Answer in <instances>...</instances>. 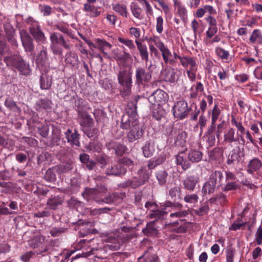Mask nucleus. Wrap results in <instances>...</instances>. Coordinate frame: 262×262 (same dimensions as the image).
Here are the masks:
<instances>
[{
  "label": "nucleus",
  "instance_id": "a19ab883",
  "mask_svg": "<svg viewBox=\"0 0 262 262\" xmlns=\"http://www.w3.org/2000/svg\"><path fill=\"white\" fill-rule=\"evenodd\" d=\"M142 151L144 156L146 158H149L152 156L155 152V148L153 144L147 142L142 147Z\"/></svg>",
  "mask_w": 262,
  "mask_h": 262
},
{
  "label": "nucleus",
  "instance_id": "6ab92c4d",
  "mask_svg": "<svg viewBox=\"0 0 262 262\" xmlns=\"http://www.w3.org/2000/svg\"><path fill=\"white\" fill-rule=\"evenodd\" d=\"M161 76L163 77L165 81L173 83L176 81L179 76L174 69L171 70L164 69L161 71Z\"/></svg>",
  "mask_w": 262,
  "mask_h": 262
},
{
  "label": "nucleus",
  "instance_id": "4be33fe9",
  "mask_svg": "<svg viewBox=\"0 0 262 262\" xmlns=\"http://www.w3.org/2000/svg\"><path fill=\"white\" fill-rule=\"evenodd\" d=\"M65 135L68 142L71 145L80 146L79 137L77 130H75L74 133H72L71 130L68 129L65 133Z\"/></svg>",
  "mask_w": 262,
  "mask_h": 262
},
{
  "label": "nucleus",
  "instance_id": "f03ea898",
  "mask_svg": "<svg viewBox=\"0 0 262 262\" xmlns=\"http://www.w3.org/2000/svg\"><path fill=\"white\" fill-rule=\"evenodd\" d=\"M117 78L118 83L120 85V94L123 97H126L132 94V74L128 71L123 70L119 71Z\"/></svg>",
  "mask_w": 262,
  "mask_h": 262
},
{
  "label": "nucleus",
  "instance_id": "a878e982",
  "mask_svg": "<svg viewBox=\"0 0 262 262\" xmlns=\"http://www.w3.org/2000/svg\"><path fill=\"white\" fill-rule=\"evenodd\" d=\"M39 82L40 86L42 90H49L52 84V77L46 73L42 74Z\"/></svg>",
  "mask_w": 262,
  "mask_h": 262
},
{
  "label": "nucleus",
  "instance_id": "9d476101",
  "mask_svg": "<svg viewBox=\"0 0 262 262\" xmlns=\"http://www.w3.org/2000/svg\"><path fill=\"white\" fill-rule=\"evenodd\" d=\"M149 172L146 167L142 166L138 171V178H134L127 182V184L133 188H137L146 183L149 178Z\"/></svg>",
  "mask_w": 262,
  "mask_h": 262
},
{
  "label": "nucleus",
  "instance_id": "e2e57ef3",
  "mask_svg": "<svg viewBox=\"0 0 262 262\" xmlns=\"http://www.w3.org/2000/svg\"><path fill=\"white\" fill-rule=\"evenodd\" d=\"M197 68L192 69H188L186 71L189 79L191 81H194L196 79V72Z\"/></svg>",
  "mask_w": 262,
  "mask_h": 262
},
{
  "label": "nucleus",
  "instance_id": "5fc2aeb1",
  "mask_svg": "<svg viewBox=\"0 0 262 262\" xmlns=\"http://www.w3.org/2000/svg\"><path fill=\"white\" fill-rule=\"evenodd\" d=\"M184 201L188 203H195L198 202L199 197L196 194H187L184 198Z\"/></svg>",
  "mask_w": 262,
  "mask_h": 262
},
{
  "label": "nucleus",
  "instance_id": "f704fd0d",
  "mask_svg": "<svg viewBox=\"0 0 262 262\" xmlns=\"http://www.w3.org/2000/svg\"><path fill=\"white\" fill-rule=\"evenodd\" d=\"M167 214L168 212L163 209L162 210L156 209L151 211L148 215L150 219H154L157 220L164 219L167 216Z\"/></svg>",
  "mask_w": 262,
  "mask_h": 262
},
{
  "label": "nucleus",
  "instance_id": "2eb2a0df",
  "mask_svg": "<svg viewBox=\"0 0 262 262\" xmlns=\"http://www.w3.org/2000/svg\"><path fill=\"white\" fill-rule=\"evenodd\" d=\"M19 34L23 46L26 52H31L34 50V46L33 39L26 30L21 29Z\"/></svg>",
  "mask_w": 262,
  "mask_h": 262
},
{
  "label": "nucleus",
  "instance_id": "774afa93",
  "mask_svg": "<svg viewBox=\"0 0 262 262\" xmlns=\"http://www.w3.org/2000/svg\"><path fill=\"white\" fill-rule=\"evenodd\" d=\"M256 241L258 245H262V228L259 227L256 234Z\"/></svg>",
  "mask_w": 262,
  "mask_h": 262
},
{
  "label": "nucleus",
  "instance_id": "338daca9",
  "mask_svg": "<svg viewBox=\"0 0 262 262\" xmlns=\"http://www.w3.org/2000/svg\"><path fill=\"white\" fill-rule=\"evenodd\" d=\"M217 27H209L206 32V35L208 38H211L217 32Z\"/></svg>",
  "mask_w": 262,
  "mask_h": 262
},
{
  "label": "nucleus",
  "instance_id": "39448f33",
  "mask_svg": "<svg viewBox=\"0 0 262 262\" xmlns=\"http://www.w3.org/2000/svg\"><path fill=\"white\" fill-rule=\"evenodd\" d=\"M78 115L80 118V124L83 132L89 138L94 137L97 133V129L93 127L92 118L86 112H79Z\"/></svg>",
  "mask_w": 262,
  "mask_h": 262
},
{
  "label": "nucleus",
  "instance_id": "ddd939ff",
  "mask_svg": "<svg viewBox=\"0 0 262 262\" xmlns=\"http://www.w3.org/2000/svg\"><path fill=\"white\" fill-rule=\"evenodd\" d=\"M168 99L167 93L162 90L158 89L149 97L148 100L152 105L159 106L165 104Z\"/></svg>",
  "mask_w": 262,
  "mask_h": 262
},
{
  "label": "nucleus",
  "instance_id": "de8ad7c7",
  "mask_svg": "<svg viewBox=\"0 0 262 262\" xmlns=\"http://www.w3.org/2000/svg\"><path fill=\"white\" fill-rule=\"evenodd\" d=\"M207 121V117L204 115V113H202V114L199 118L198 124L196 125V127L199 126L200 128V135L203 133V129L206 126Z\"/></svg>",
  "mask_w": 262,
  "mask_h": 262
},
{
  "label": "nucleus",
  "instance_id": "6e6d98bb",
  "mask_svg": "<svg viewBox=\"0 0 262 262\" xmlns=\"http://www.w3.org/2000/svg\"><path fill=\"white\" fill-rule=\"evenodd\" d=\"M163 18L161 16H159L156 18V31L161 34L163 31Z\"/></svg>",
  "mask_w": 262,
  "mask_h": 262
},
{
  "label": "nucleus",
  "instance_id": "603ef678",
  "mask_svg": "<svg viewBox=\"0 0 262 262\" xmlns=\"http://www.w3.org/2000/svg\"><path fill=\"white\" fill-rule=\"evenodd\" d=\"M130 35L135 38V40L140 41L139 38L141 36V31L138 28L131 27L129 29Z\"/></svg>",
  "mask_w": 262,
  "mask_h": 262
},
{
  "label": "nucleus",
  "instance_id": "6e6552de",
  "mask_svg": "<svg viewBox=\"0 0 262 262\" xmlns=\"http://www.w3.org/2000/svg\"><path fill=\"white\" fill-rule=\"evenodd\" d=\"M150 40L156 45L161 53L164 62L165 64H173L174 60L171 59L172 54L169 49L161 41L160 38L156 36L150 37Z\"/></svg>",
  "mask_w": 262,
  "mask_h": 262
},
{
  "label": "nucleus",
  "instance_id": "72a5a7b5",
  "mask_svg": "<svg viewBox=\"0 0 262 262\" xmlns=\"http://www.w3.org/2000/svg\"><path fill=\"white\" fill-rule=\"evenodd\" d=\"M83 10L84 12L89 13V15L92 17H97L100 14V12L98 11L97 8L92 4H84Z\"/></svg>",
  "mask_w": 262,
  "mask_h": 262
},
{
  "label": "nucleus",
  "instance_id": "e433bc0d",
  "mask_svg": "<svg viewBox=\"0 0 262 262\" xmlns=\"http://www.w3.org/2000/svg\"><path fill=\"white\" fill-rule=\"evenodd\" d=\"M250 42L251 43H261L262 42V35L259 30H254L249 38Z\"/></svg>",
  "mask_w": 262,
  "mask_h": 262
},
{
  "label": "nucleus",
  "instance_id": "37998d69",
  "mask_svg": "<svg viewBox=\"0 0 262 262\" xmlns=\"http://www.w3.org/2000/svg\"><path fill=\"white\" fill-rule=\"evenodd\" d=\"M52 102L48 99L40 100L37 104V110L41 111L42 109L48 110L51 107Z\"/></svg>",
  "mask_w": 262,
  "mask_h": 262
},
{
  "label": "nucleus",
  "instance_id": "7ed1b4c3",
  "mask_svg": "<svg viewBox=\"0 0 262 262\" xmlns=\"http://www.w3.org/2000/svg\"><path fill=\"white\" fill-rule=\"evenodd\" d=\"M4 62L8 66H12L17 69L20 74L28 75L31 73L29 64L26 62L21 56L14 55L6 57Z\"/></svg>",
  "mask_w": 262,
  "mask_h": 262
},
{
  "label": "nucleus",
  "instance_id": "aec40b11",
  "mask_svg": "<svg viewBox=\"0 0 262 262\" xmlns=\"http://www.w3.org/2000/svg\"><path fill=\"white\" fill-rule=\"evenodd\" d=\"M95 41H97V49L100 51L105 57L110 58V56L106 51L111 49L112 45L104 39L97 38Z\"/></svg>",
  "mask_w": 262,
  "mask_h": 262
},
{
  "label": "nucleus",
  "instance_id": "9b49d317",
  "mask_svg": "<svg viewBox=\"0 0 262 262\" xmlns=\"http://www.w3.org/2000/svg\"><path fill=\"white\" fill-rule=\"evenodd\" d=\"M190 109L185 100H179L175 102L172 107L173 116L179 119L182 120L188 116Z\"/></svg>",
  "mask_w": 262,
  "mask_h": 262
},
{
  "label": "nucleus",
  "instance_id": "13d9d810",
  "mask_svg": "<svg viewBox=\"0 0 262 262\" xmlns=\"http://www.w3.org/2000/svg\"><path fill=\"white\" fill-rule=\"evenodd\" d=\"M176 9L180 16L184 17L187 14V10L185 7L180 3L176 4Z\"/></svg>",
  "mask_w": 262,
  "mask_h": 262
},
{
  "label": "nucleus",
  "instance_id": "b1692460",
  "mask_svg": "<svg viewBox=\"0 0 262 262\" xmlns=\"http://www.w3.org/2000/svg\"><path fill=\"white\" fill-rule=\"evenodd\" d=\"M112 9L116 13L123 17L127 18L129 15L127 6L124 4L116 3L113 5Z\"/></svg>",
  "mask_w": 262,
  "mask_h": 262
},
{
  "label": "nucleus",
  "instance_id": "f3484780",
  "mask_svg": "<svg viewBox=\"0 0 262 262\" xmlns=\"http://www.w3.org/2000/svg\"><path fill=\"white\" fill-rule=\"evenodd\" d=\"M126 169L120 163L108 166L105 170L107 175L121 176L126 173Z\"/></svg>",
  "mask_w": 262,
  "mask_h": 262
},
{
  "label": "nucleus",
  "instance_id": "49530a36",
  "mask_svg": "<svg viewBox=\"0 0 262 262\" xmlns=\"http://www.w3.org/2000/svg\"><path fill=\"white\" fill-rule=\"evenodd\" d=\"M231 122L232 125L236 127L238 132L242 134L244 133L245 128L243 125L241 121H238L234 115H232L231 116Z\"/></svg>",
  "mask_w": 262,
  "mask_h": 262
},
{
  "label": "nucleus",
  "instance_id": "c85d7f7f",
  "mask_svg": "<svg viewBox=\"0 0 262 262\" xmlns=\"http://www.w3.org/2000/svg\"><path fill=\"white\" fill-rule=\"evenodd\" d=\"M203 158V153L196 149L190 150L188 154V159L192 163H198L201 161Z\"/></svg>",
  "mask_w": 262,
  "mask_h": 262
},
{
  "label": "nucleus",
  "instance_id": "dca6fc26",
  "mask_svg": "<svg viewBox=\"0 0 262 262\" xmlns=\"http://www.w3.org/2000/svg\"><path fill=\"white\" fill-rule=\"evenodd\" d=\"M135 42L139 52L141 60L145 61L147 66L149 61V53L146 45L142 43L141 41L135 40Z\"/></svg>",
  "mask_w": 262,
  "mask_h": 262
},
{
  "label": "nucleus",
  "instance_id": "20e7f679",
  "mask_svg": "<svg viewBox=\"0 0 262 262\" xmlns=\"http://www.w3.org/2000/svg\"><path fill=\"white\" fill-rule=\"evenodd\" d=\"M50 39L51 41L50 47L55 55H61L62 54L63 50L60 46H63L67 49L71 48V45L69 41L65 40L63 37L58 33H51Z\"/></svg>",
  "mask_w": 262,
  "mask_h": 262
},
{
  "label": "nucleus",
  "instance_id": "7c9ffc66",
  "mask_svg": "<svg viewBox=\"0 0 262 262\" xmlns=\"http://www.w3.org/2000/svg\"><path fill=\"white\" fill-rule=\"evenodd\" d=\"M221 110L217 104H215L212 109L208 112V115L211 116V122L216 123L221 116Z\"/></svg>",
  "mask_w": 262,
  "mask_h": 262
},
{
  "label": "nucleus",
  "instance_id": "bb28decb",
  "mask_svg": "<svg viewBox=\"0 0 262 262\" xmlns=\"http://www.w3.org/2000/svg\"><path fill=\"white\" fill-rule=\"evenodd\" d=\"M130 10L133 15L139 20H142L144 18L143 10L139 5L134 2L130 4Z\"/></svg>",
  "mask_w": 262,
  "mask_h": 262
},
{
  "label": "nucleus",
  "instance_id": "a18cd8bd",
  "mask_svg": "<svg viewBox=\"0 0 262 262\" xmlns=\"http://www.w3.org/2000/svg\"><path fill=\"white\" fill-rule=\"evenodd\" d=\"M155 175L160 185H164L166 183L168 174L165 170H160L157 171L155 173Z\"/></svg>",
  "mask_w": 262,
  "mask_h": 262
},
{
  "label": "nucleus",
  "instance_id": "69168bd1",
  "mask_svg": "<svg viewBox=\"0 0 262 262\" xmlns=\"http://www.w3.org/2000/svg\"><path fill=\"white\" fill-rule=\"evenodd\" d=\"M187 212L186 210H180L178 212L171 213L170 216L172 218H181L186 216Z\"/></svg>",
  "mask_w": 262,
  "mask_h": 262
},
{
  "label": "nucleus",
  "instance_id": "f8f14e48",
  "mask_svg": "<svg viewBox=\"0 0 262 262\" xmlns=\"http://www.w3.org/2000/svg\"><path fill=\"white\" fill-rule=\"evenodd\" d=\"M107 191V188L103 186L97 189L86 188L85 191L82 193V195L87 200L93 199L96 202L100 203V199L104 196Z\"/></svg>",
  "mask_w": 262,
  "mask_h": 262
},
{
  "label": "nucleus",
  "instance_id": "f257e3e1",
  "mask_svg": "<svg viewBox=\"0 0 262 262\" xmlns=\"http://www.w3.org/2000/svg\"><path fill=\"white\" fill-rule=\"evenodd\" d=\"M120 126L123 129L129 130L127 138L130 142L140 139L143 135L144 130L134 113L132 116L128 113L124 114L122 116Z\"/></svg>",
  "mask_w": 262,
  "mask_h": 262
},
{
  "label": "nucleus",
  "instance_id": "0e129e2a",
  "mask_svg": "<svg viewBox=\"0 0 262 262\" xmlns=\"http://www.w3.org/2000/svg\"><path fill=\"white\" fill-rule=\"evenodd\" d=\"M226 261L227 262H233V258L234 256V251L231 248L227 249L226 250Z\"/></svg>",
  "mask_w": 262,
  "mask_h": 262
},
{
  "label": "nucleus",
  "instance_id": "393cba45",
  "mask_svg": "<svg viewBox=\"0 0 262 262\" xmlns=\"http://www.w3.org/2000/svg\"><path fill=\"white\" fill-rule=\"evenodd\" d=\"M181 64L184 68H189V69H192L197 68L196 58L188 56H183L181 59Z\"/></svg>",
  "mask_w": 262,
  "mask_h": 262
},
{
  "label": "nucleus",
  "instance_id": "1a4fd4ad",
  "mask_svg": "<svg viewBox=\"0 0 262 262\" xmlns=\"http://www.w3.org/2000/svg\"><path fill=\"white\" fill-rule=\"evenodd\" d=\"M173 134L176 135L174 144L178 146H185L187 142V133L182 130H178L177 127L170 124L166 128V135L170 136Z\"/></svg>",
  "mask_w": 262,
  "mask_h": 262
},
{
  "label": "nucleus",
  "instance_id": "79ce46f5",
  "mask_svg": "<svg viewBox=\"0 0 262 262\" xmlns=\"http://www.w3.org/2000/svg\"><path fill=\"white\" fill-rule=\"evenodd\" d=\"M114 57L117 62H120L122 63H124L127 61L128 60L132 59L131 54L124 51L122 54L115 53L114 54Z\"/></svg>",
  "mask_w": 262,
  "mask_h": 262
},
{
  "label": "nucleus",
  "instance_id": "bf43d9fd",
  "mask_svg": "<svg viewBox=\"0 0 262 262\" xmlns=\"http://www.w3.org/2000/svg\"><path fill=\"white\" fill-rule=\"evenodd\" d=\"M161 207H163V209L165 210L167 207H171L173 206L178 207L179 208L181 209L183 207V205L179 203L174 204L172 202L167 201L161 205Z\"/></svg>",
  "mask_w": 262,
  "mask_h": 262
},
{
  "label": "nucleus",
  "instance_id": "0eeeda50",
  "mask_svg": "<svg viewBox=\"0 0 262 262\" xmlns=\"http://www.w3.org/2000/svg\"><path fill=\"white\" fill-rule=\"evenodd\" d=\"M27 23L30 25L29 30L30 33L33 37L36 42L43 43L46 40L45 34L41 31L38 22L34 20L32 17H29Z\"/></svg>",
  "mask_w": 262,
  "mask_h": 262
},
{
  "label": "nucleus",
  "instance_id": "4c0bfd02",
  "mask_svg": "<svg viewBox=\"0 0 262 262\" xmlns=\"http://www.w3.org/2000/svg\"><path fill=\"white\" fill-rule=\"evenodd\" d=\"M118 40L119 42L123 43L129 49L132 54H133V52L135 51L136 46L133 40L126 38L119 37L118 38Z\"/></svg>",
  "mask_w": 262,
  "mask_h": 262
},
{
  "label": "nucleus",
  "instance_id": "3c124183",
  "mask_svg": "<svg viewBox=\"0 0 262 262\" xmlns=\"http://www.w3.org/2000/svg\"><path fill=\"white\" fill-rule=\"evenodd\" d=\"M60 142V137L59 135V133L57 131L56 132H53L50 140V146H55L59 145V143Z\"/></svg>",
  "mask_w": 262,
  "mask_h": 262
},
{
  "label": "nucleus",
  "instance_id": "680f3d73",
  "mask_svg": "<svg viewBox=\"0 0 262 262\" xmlns=\"http://www.w3.org/2000/svg\"><path fill=\"white\" fill-rule=\"evenodd\" d=\"M113 196L114 202L120 203L125 197V194L124 192H116L113 193Z\"/></svg>",
  "mask_w": 262,
  "mask_h": 262
},
{
  "label": "nucleus",
  "instance_id": "a211bd4d",
  "mask_svg": "<svg viewBox=\"0 0 262 262\" xmlns=\"http://www.w3.org/2000/svg\"><path fill=\"white\" fill-rule=\"evenodd\" d=\"M261 167V161L257 158H254L249 162L247 172L250 174H253L254 172L258 171Z\"/></svg>",
  "mask_w": 262,
  "mask_h": 262
},
{
  "label": "nucleus",
  "instance_id": "4468645a",
  "mask_svg": "<svg viewBox=\"0 0 262 262\" xmlns=\"http://www.w3.org/2000/svg\"><path fill=\"white\" fill-rule=\"evenodd\" d=\"M135 84L138 86L143 84L144 82H148L151 78L150 73L146 72L142 67H138L135 72Z\"/></svg>",
  "mask_w": 262,
  "mask_h": 262
},
{
  "label": "nucleus",
  "instance_id": "ea45409f",
  "mask_svg": "<svg viewBox=\"0 0 262 262\" xmlns=\"http://www.w3.org/2000/svg\"><path fill=\"white\" fill-rule=\"evenodd\" d=\"M44 242L43 237L40 235L35 236L29 241V244L33 248H37L41 247Z\"/></svg>",
  "mask_w": 262,
  "mask_h": 262
},
{
  "label": "nucleus",
  "instance_id": "cd10ccee",
  "mask_svg": "<svg viewBox=\"0 0 262 262\" xmlns=\"http://www.w3.org/2000/svg\"><path fill=\"white\" fill-rule=\"evenodd\" d=\"M48 60L47 49H43L37 56L36 62L38 67H42L48 63Z\"/></svg>",
  "mask_w": 262,
  "mask_h": 262
},
{
  "label": "nucleus",
  "instance_id": "c756f323",
  "mask_svg": "<svg viewBox=\"0 0 262 262\" xmlns=\"http://www.w3.org/2000/svg\"><path fill=\"white\" fill-rule=\"evenodd\" d=\"M64 60L67 64L73 67L78 65L79 62L78 55L71 51H69L66 54Z\"/></svg>",
  "mask_w": 262,
  "mask_h": 262
},
{
  "label": "nucleus",
  "instance_id": "5701e85b",
  "mask_svg": "<svg viewBox=\"0 0 262 262\" xmlns=\"http://www.w3.org/2000/svg\"><path fill=\"white\" fill-rule=\"evenodd\" d=\"M238 139L235 136V130L233 128L227 129L224 134L223 142L226 144H231L233 142L237 141Z\"/></svg>",
  "mask_w": 262,
  "mask_h": 262
},
{
  "label": "nucleus",
  "instance_id": "2f4dec72",
  "mask_svg": "<svg viewBox=\"0 0 262 262\" xmlns=\"http://www.w3.org/2000/svg\"><path fill=\"white\" fill-rule=\"evenodd\" d=\"M62 202L63 199L61 197L56 196L49 198L47 202V205L49 209H55L58 205L62 204Z\"/></svg>",
  "mask_w": 262,
  "mask_h": 262
},
{
  "label": "nucleus",
  "instance_id": "423d86ee",
  "mask_svg": "<svg viewBox=\"0 0 262 262\" xmlns=\"http://www.w3.org/2000/svg\"><path fill=\"white\" fill-rule=\"evenodd\" d=\"M223 175L221 171L216 170L212 172L208 181L206 182L202 188L204 195H210L214 192L217 181L219 182L223 179Z\"/></svg>",
  "mask_w": 262,
  "mask_h": 262
},
{
  "label": "nucleus",
  "instance_id": "052dcab7",
  "mask_svg": "<svg viewBox=\"0 0 262 262\" xmlns=\"http://www.w3.org/2000/svg\"><path fill=\"white\" fill-rule=\"evenodd\" d=\"M5 105L10 110H14L17 107L16 103L9 98L6 99Z\"/></svg>",
  "mask_w": 262,
  "mask_h": 262
},
{
  "label": "nucleus",
  "instance_id": "412c9836",
  "mask_svg": "<svg viewBox=\"0 0 262 262\" xmlns=\"http://www.w3.org/2000/svg\"><path fill=\"white\" fill-rule=\"evenodd\" d=\"M199 182V177L195 175H190L183 181L184 188L187 190L192 191Z\"/></svg>",
  "mask_w": 262,
  "mask_h": 262
},
{
  "label": "nucleus",
  "instance_id": "473e14b6",
  "mask_svg": "<svg viewBox=\"0 0 262 262\" xmlns=\"http://www.w3.org/2000/svg\"><path fill=\"white\" fill-rule=\"evenodd\" d=\"M213 71L217 75L221 80H224L227 79L229 75L227 69H224L220 65H215L214 67Z\"/></svg>",
  "mask_w": 262,
  "mask_h": 262
},
{
  "label": "nucleus",
  "instance_id": "c9c22d12",
  "mask_svg": "<svg viewBox=\"0 0 262 262\" xmlns=\"http://www.w3.org/2000/svg\"><path fill=\"white\" fill-rule=\"evenodd\" d=\"M215 53L217 57L226 62L230 58L229 51L220 47H217L215 48Z\"/></svg>",
  "mask_w": 262,
  "mask_h": 262
},
{
  "label": "nucleus",
  "instance_id": "4d7b16f0",
  "mask_svg": "<svg viewBox=\"0 0 262 262\" xmlns=\"http://www.w3.org/2000/svg\"><path fill=\"white\" fill-rule=\"evenodd\" d=\"M176 162L177 165H181L183 169L188 168V166L186 164V161L184 157L181 155H178L176 156Z\"/></svg>",
  "mask_w": 262,
  "mask_h": 262
},
{
  "label": "nucleus",
  "instance_id": "09e8293b",
  "mask_svg": "<svg viewBox=\"0 0 262 262\" xmlns=\"http://www.w3.org/2000/svg\"><path fill=\"white\" fill-rule=\"evenodd\" d=\"M169 195L174 200H177L181 198V188L179 187H174L169 191Z\"/></svg>",
  "mask_w": 262,
  "mask_h": 262
},
{
  "label": "nucleus",
  "instance_id": "c03bdc74",
  "mask_svg": "<svg viewBox=\"0 0 262 262\" xmlns=\"http://www.w3.org/2000/svg\"><path fill=\"white\" fill-rule=\"evenodd\" d=\"M144 9L147 17L150 19L154 12L151 6L146 0H138Z\"/></svg>",
  "mask_w": 262,
  "mask_h": 262
},
{
  "label": "nucleus",
  "instance_id": "8fccbe9b",
  "mask_svg": "<svg viewBox=\"0 0 262 262\" xmlns=\"http://www.w3.org/2000/svg\"><path fill=\"white\" fill-rule=\"evenodd\" d=\"M238 188V184L235 182H228L224 186L222 187L221 190L223 191H229L235 190Z\"/></svg>",
  "mask_w": 262,
  "mask_h": 262
},
{
  "label": "nucleus",
  "instance_id": "864d4df0",
  "mask_svg": "<svg viewBox=\"0 0 262 262\" xmlns=\"http://www.w3.org/2000/svg\"><path fill=\"white\" fill-rule=\"evenodd\" d=\"M38 133L43 138L48 136L49 132V127L47 124H45L38 127Z\"/></svg>",
  "mask_w": 262,
  "mask_h": 262
},
{
  "label": "nucleus",
  "instance_id": "58836bf2",
  "mask_svg": "<svg viewBox=\"0 0 262 262\" xmlns=\"http://www.w3.org/2000/svg\"><path fill=\"white\" fill-rule=\"evenodd\" d=\"M152 249L149 248L148 250L144 252L143 256L146 262H159L158 256L155 253H151Z\"/></svg>",
  "mask_w": 262,
  "mask_h": 262
}]
</instances>
